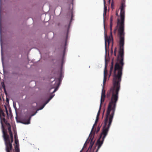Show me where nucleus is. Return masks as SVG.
Segmentation results:
<instances>
[{"label":"nucleus","mask_w":152,"mask_h":152,"mask_svg":"<svg viewBox=\"0 0 152 152\" xmlns=\"http://www.w3.org/2000/svg\"><path fill=\"white\" fill-rule=\"evenodd\" d=\"M125 5L124 3H122L121 7L120 16L121 20L118 18L117 25L114 31V33L116 34V31L118 30V34L120 38L119 42V50L117 58V61L115 66H123L124 63V22L125 17Z\"/></svg>","instance_id":"1"},{"label":"nucleus","mask_w":152,"mask_h":152,"mask_svg":"<svg viewBox=\"0 0 152 152\" xmlns=\"http://www.w3.org/2000/svg\"><path fill=\"white\" fill-rule=\"evenodd\" d=\"M104 40H105V68L104 70V79L103 80V86L102 87V91L101 95H102V93L104 95L105 94V91L104 90V85L106 81V74L107 73V70H106V68L107 66V63L109 61V58L108 57L107 58V42L108 43V46L109 45V44L110 43L111 41H113V38L112 36L111 37H108L107 36L106 34L104 32Z\"/></svg>","instance_id":"2"},{"label":"nucleus","mask_w":152,"mask_h":152,"mask_svg":"<svg viewBox=\"0 0 152 152\" xmlns=\"http://www.w3.org/2000/svg\"><path fill=\"white\" fill-rule=\"evenodd\" d=\"M55 94L51 95L50 98L43 105L42 107L40 108L37 110L35 113L29 117L30 114H26V116L24 117L22 120L21 123L25 124H28L30 123V120L31 117L35 115L37 112V111L41 110L50 101V100L53 97Z\"/></svg>","instance_id":"3"},{"label":"nucleus","mask_w":152,"mask_h":152,"mask_svg":"<svg viewBox=\"0 0 152 152\" xmlns=\"http://www.w3.org/2000/svg\"><path fill=\"white\" fill-rule=\"evenodd\" d=\"M62 77L63 76L62 73L61 72L59 78L58 79H55L52 82V84H51V87L49 91H50L51 89L53 88L54 89V90L51 94L54 93L58 90Z\"/></svg>","instance_id":"4"},{"label":"nucleus","mask_w":152,"mask_h":152,"mask_svg":"<svg viewBox=\"0 0 152 152\" xmlns=\"http://www.w3.org/2000/svg\"><path fill=\"white\" fill-rule=\"evenodd\" d=\"M9 133L11 137V141H10V137H9V142L10 144H11V146H10L8 145L7 146V147L6 145L5 144L6 146V150L7 152H10V151L12 150V143L13 141V136L12 132H10Z\"/></svg>","instance_id":"5"},{"label":"nucleus","mask_w":152,"mask_h":152,"mask_svg":"<svg viewBox=\"0 0 152 152\" xmlns=\"http://www.w3.org/2000/svg\"><path fill=\"white\" fill-rule=\"evenodd\" d=\"M105 95H104V94L102 93V95L101 96V98L100 99V105L99 106V109L98 110V113H97L96 118H99V116L100 114V111L101 108L102 104V102H104L105 98Z\"/></svg>","instance_id":"6"},{"label":"nucleus","mask_w":152,"mask_h":152,"mask_svg":"<svg viewBox=\"0 0 152 152\" xmlns=\"http://www.w3.org/2000/svg\"><path fill=\"white\" fill-rule=\"evenodd\" d=\"M104 0V12H103V22H104V30H105V20H104V15H106V12L107 10V7L105 6V3L106 2L105 1V0Z\"/></svg>","instance_id":"7"},{"label":"nucleus","mask_w":152,"mask_h":152,"mask_svg":"<svg viewBox=\"0 0 152 152\" xmlns=\"http://www.w3.org/2000/svg\"><path fill=\"white\" fill-rule=\"evenodd\" d=\"M94 136V134L92 135H91V134L90 136V138H89V141H91V142L90 143V145H91L92 146H93L94 143V141H93V138Z\"/></svg>","instance_id":"8"},{"label":"nucleus","mask_w":152,"mask_h":152,"mask_svg":"<svg viewBox=\"0 0 152 152\" xmlns=\"http://www.w3.org/2000/svg\"><path fill=\"white\" fill-rule=\"evenodd\" d=\"M0 44L1 49H2V35H1V23H0Z\"/></svg>","instance_id":"9"},{"label":"nucleus","mask_w":152,"mask_h":152,"mask_svg":"<svg viewBox=\"0 0 152 152\" xmlns=\"http://www.w3.org/2000/svg\"><path fill=\"white\" fill-rule=\"evenodd\" d=\"M90 138V137H89V136L88 137V138H87V139L86 141L85 142V143L84 144V145H83V148H82V151L83 150V148H85V147L86 146V143H89V141H88V140H89V138Z\"/></svg>","instance_id":"10"},{"label":"nucleus","mask_w":152,"mask_h":152,"mask_svg":"<svg viewBox=\"0 0 152 152\" xmlns=\"http://www.w3.org/2000/svg\"><path fill=\"white\" fill-rule=\"evenodd\" d=\"M0 115H1H1H2L3 117H4L5 116V114H4V113L3 112V110L1 109H0Z\"/></svg>","instance_id":"11"},{"label":"nucleus","mask_w":152,"mask_h":152,"mask_svg":"<svg viewBox=\"0 0 152 152\" xmlns=\"http://www.w3.org/2000/svg\"><path fill=\"white\" fill-rule=\"evenodd\" d=\"M113 62L112 61L111 63V66L110 67V73H111L113 71Z\"/></svg>","instance_id":"12"},{"label":"nucleus","mask_w":152,"mask_h":152,"mask_svg":"<svg viewBox=\"0 0 152 152\" xmlns=\"http://www.w3.org/2000/svg\"><path fill=\"white\" fill-rule=\"evenodd\" d=\"M113 16H111L110 18V29L111 31L112 30V22L113 20Z\"/></svg>","instance_id":"13"},{"label":"nucleus","mask_w":152,"mask_h":152,"mask_svg":"<svg viewBox=\"0 0 152 152\" xmlns=\"http://www.w3.org/2000/svg\"><path fill=\"white\" fill-rule=\"evenodd\" d=\"M96 124H95V123H94V124L93 125V126L92 127V129L91 130V132L89 135V137H90V135H91V134L92 133V131L94 129V126H95L96 125Z\"/></svg>","instance_id":"14"},{"label":"nucleus","mask_w":152,"mask_h":152,"mask_svg":"<svg viewBox=\"0 0 152 152\" xmlns=\"http://www.w3.org/2000/svg\"><path fill=\"white\" fill-rule=\"evenodd\" d=\"M15 150L16 152H19V148L17 145L15 147Z\"/></svg>","instance_id":"15"},{"label":"nucleus","mask_w":152,"mask_h":152,"mask_svg":"<svg viewBox=\"0 0 152 152\" xmlns=\"http://www.w3.org/2000/svg\"><path fill=\"white\" fill-rule=\"evenodd\" d=\"M72 17H73V15H72V13L71 14V20H70V23L69 24V26H68V29H69V26H70V23L71 22V21L72 20Z\"/></svg>","instance_id":"16"},{"label":"nucleus","mask_w":152,"mask_h":152,"mask_svg":"<svg viewBox=\"0 0 152 152\" xmlns=\"http://www.w3.org/2000/svg\"><path fill=\"white\" fill-rule=\"evenodd\" d=\"M66 42H65V47H64V53H65V49H66V44H67V43H66Z\"/></svg>","instance_id":"17"},{"label":"nucleus","mask_w":152,"mask_h":152,"mask_svg":"<svg viewBox=\"0 0 152 152\" xmlns=\"http://www.w3.org/2000/svg\"><path fill=\"white\" fill-rule=\"evenodd\" d=\"M2 86L3 88H4V92H5V94H7V92L6 91V90L5 88V86L4 84H3V85L2 84Z\"/></svg>","instance_id":"18"},{"label":"nucleus","mask_w":152,"mask_h":152,"mask_svg":"<svg viewBox=\"0 0 152 152\" xmlns=\"http://www.w3.org/2000/svg\"><path fill=\"white\" fill-rule=\"evenodd\" d=\"M14 137H15V139H17V138H18L16 132H15Z\"/></svg>","instance_id":"19"},{"label":"nucleus","mask_w":152,"mask_h":152,"mask_svg":"<svg viewBox=\"0 0 152 152\" xmlns=\"http://www.w3.org/2000/svg\"><path fill=\"white\" fill-rule=\"evenodd\" d=\"M98 119H99V118H96V120H95V123H95V124H96V123L98 120Z\"/></svg>","instance_id":"20"},{"label":"nucleus","mask_w":152,"mask_h":152,"mask_svg":"<svg viewBox=\"0 0 152 152\" xmlns=\"http://www.w3.org/2000/svg\"><path fill=\"white\" fill-rule=\"evenodd\" d=\"M100 129V127L99 126L97 128V129L96 130V133H98Z\"/></svg>","instance_id":"21"},{"label":"nucleus","mask_w":152,"mask_h":152,"mask_svg":"<svg viewBox=\"0 0 152 152\" xmlns=\"http://www.w3.org/2000/svg\"><path fill=\"white\" fill-rule=\"evenodd\" d=\"M8 131H9V133L10 132H12L11 131V127L10 126H9L8 128Z\"/></svg>","instance_id":"22"},{"label":"nucleus","mask_w":152,"mask_h":152,"mask_svg":"<svg viewBox=\"0 0 152 152\" xmlns=\"http://www.w3.org/2000/svg\"><path fill=\"white\" fill-rule=\"evenodd\" d=\"M15 142L16 144H17L18 142V140L17 139H15Z\"/></svg>","instance_id":"23"},{"label":"nucleus","mask_w":152,"mask_h":152,"mask_svg":"<svg viewBox=\"0 0 152 152\" xmlns=\"http://www.w3.org/2000/svg\"><path fill=\"white\" fill-rule=\"evenodd\" d=\"M92 146L91 145H90V146H89V147L88 150H89V149H91L92 148Z\"/></svg>","instance_id":"24"},{"label":"nucleus","mask_w":152,"mask_h":152,"mask_svg":"<svg viewBox=\"0 0 152 152\" xmlns=\"http://www.w3.org/2000/svg\"><path fill=\"white\" fill-rule=\"evenodd\" d=\"M5 108H6V113L7 114V115H8V112L7 109V108H6V107H5Z\"/></svg>","instance_id":"25"},{"label":"nucleus","mask_w":152,"mask_h":152,"mask_svg":"<svg viewBox=\"0 0 152 152\" xmlns=\"http://www.w3.org/2000/svg\"><path fill=\"white\" fill-rule=\"evenodd\" d=\"M6 102L8 103L9 102V99L7 98H6Z\"/></svg>","instance_id":"26"},{"label":"nucleus","mask_w":152,"mask_h":152,"mask_svg":"<svg viewBox=\"0 0 152 152\" xmlns=\"http://www.w3.org/2000/svg\"><path fill=\"white\" fill-rule=\"evenodd\" d=\"M116 48H115V50H114V52H116Z\"/></svg>","instance_id":"27"},{"label":"nucleus","mask_w":152,"mask_h":152,"mask_svg":"<svg viewBox=\"0 0 152 152\" xmlns=\"http://www.w3.org/2000/svg\"><path fill=\"white\" fill-rule=\"evenodd\" d=\"M114 55L116 56V52H114Z\"/></svg>","instance_id":"28"},{"label":"nucleus","mask_w":152,"mask_h":152,"mask_svg":"<svg viewBox=\"0 0 152 152\" xmlns=\"http://www.w3.org/2000/svg\"><path fill=\"white\" fill-rule=\"evenodd\" d=\"M116 15L117 16H118V12H116Z\"/></svg>","instance_id":"29"},{"label":"nucleus","mask_w":152,"mask_h":152,"mask_svg":"<svg viewBox=\"0 0 152 152\" xmlns=\"http://www.w3.org/2000/svg\"><path fill=\"white\" fill-rule=\"evenodd\" d=\"M63 61H64V59H62V64H63Z\"/></svg>","instance_id":"30"},{"label":"nucleus","mask_w":152,"mask_h":152,"mask_svg":"<svg viewBox=\"0 0 152 152\" xmlns=\"http://www.w3.org/2000/svg\"><path fill=\"white\" fill-rule=\"evenodd\" d=\"M110 0H109L108 2H109V3H110Z\"/></svg>","instance_id":"31"},{"label":"nucleus","mask_w":152,"mask_h":152,"mask_svg":"<svg viewBox=\"0 0 152 152\" xmlns=\"http://www.w3.org/2000/svg\"><path fill=\"white\" fill-rule=\"evenodd\" d=\"M112 53H113V50H112Z\"/></svg>","instance_id":"32"},{"label":"nucleus","mask_w":152,"mask_h":152,"mask_svg":"<svg viewBox=\"0 0 152 152\" xmlns=\"http://www.w3.org/2000/svg\"><path fill=\"white\" fill-rule=\"evenodd\" d=\"M80 152H82V150H81Z\"/></svg>","instance_id":"33"},{"label":"nucleus","mask_w":152,"mask_h":152,"mask_svg":"<svg viewBox=\"0 0 152 152\" xmlns=\"http://www.w3.org/2000/svg\"><path fill=\"white\" fill-rule=\"evenodd\" d=\"M111 34H112V32H111Z\"/></svg>","instance_id":"34"}]
</instances>
